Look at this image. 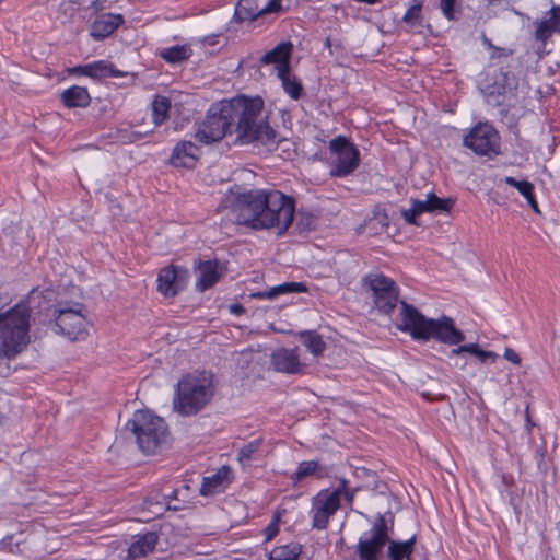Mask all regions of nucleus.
Segmentation results:
<instances>
[{"instance_id":"23","label":"nucleus","mask_w":560,"mask_h":560,"mask_svg":"<svg viewBox=\"0 0 560 560\" xmlns=\"http://www.w3.org/2000/svg\"><path fill=\"white\" fill-rule=\"evenodd\" d=\"M387 556L389 560H411L413 552L416 536L406 541L392 540L389 538Z\"/></svg>"},{"instance_id":"11","label":"nucleus","mask_w":560,"mask_h":560,"mask_svg":"<svg viewBox=\"0 0 560 560\" xmlns=\"http://www.w3.org/2000/svg\"><path fill=\"white\" fill-rule=\"evenodd\" d=\"M464 145L478 155L498 154L500 152V137L489 124H478L465 136Z\"/></svg>"},{"instance_id":"43","label":"nucleus","mask_w":560,"mask_h":560,"mask_svg":"<svg viewBox=\"0 0 560 560\" xmlns=\"http://www.w3.org/2000/svg\"><path fill=\"white\" fill-rule=\"evenodd\" d=\"M278 518L275 520L273 522H271L266 528H265V536H266V540L269 541L271 539L275 538V536L278 534L279 532V526H278Z\"/></svg>"},{"instance_id":"3","label":"nucleus","mask_w":560,"mask_h":560,"mask_svg":"<svg viewBox=\"0 0 560 560\" xmlns=\"http://www.w3.org/2000/svg\"><path fill=\"white\" fill-rule=\"evenodd\" d=\"M400 323L398 329L409 332L416 340L428 341L433 338L447 345H459L465 340L463 331L457 329L448 316L439 319L427 318L415 306L400 302Z\"/></svg>"},{"instance_id":"6","label":"nucleus","mask_w":560,"mask_h":560,"mask_svg":"<svg viewBox=\"0 0 560 560\" xmlns=\"http://www.w3.org/2000/svg\"><path fill=\"white\" fill-rule=\"evenodd\" d=\"M389 541V527L384 515H380L355 547L358 560H382L383 550Z\"/></svg>"},{"instance_id":"4","label":"nucleus","mask_w":560,"mask_h":560,"mask_svg":"<svg viewBox=\"0 0 560 560\" xmlns=\"http://www.w3.org/2000/svg\"><path fill=\"white\" fill-rule=\"evenodd\" d=\"M214 395L213 374L196 372L183 377L176 386L174 409L183 416H192L202 410Z\"/></svg>"},{"instance_id":"36","label":"nucleus","mask_w":560,"mask_h":560,"mask_svg":"<svg viewBox=\"0 0 560 560\" xmlns=\"http://www.w3.org/2000/svg\"><path fill=\"white\" fill-rule=\"evenodd\" d=\"M504 182L515 187L526 199L534 194V185L527 180H517L514 177L506 176Z\"/></svg>"},{"instance_id":"25","label":"nucleus","mask_w":560,"mask_h":560,"mask_svg":"<svg viewBox=\"0 0 560 560\" xmlns=\"http://www.w3.org/2000/svg\"><path fill=\"white\" fill-rule=\"evenodd\" d=\"M306 287L302 282H287L282 283L280 285H276L267 291L256 292L253 293L250 296L255 299H269L273 300L280 294H288V293H299V292H305Z\"/></svg>"},{"instance_id":"1","label":"nucleus","mask_w":560,"mask_h":560,"mask_svg":"<svg viewBox=\"0 0 560 560\" xmlns=\"http://www.w3.org/2000/svg\"><path fill=\"white\" fill-rule=\"evenodd\" d=\"M233 129L236 140L243 144L260 142L268 145L276 142V131L264 114L262 100L244 96L212 105L196 132V139L210 144L222 140Z\"/></svg>"},{"instance_id":"15","label":"nucleus","mask_w":560,"mask_h":560,"mask_svg":"<svg viewBox=\"0 0 560 560\" xmlns=\"http://www.w3.org/2000/svg\"><path fill=\"white\" fill-rule=\"evenodd\" d=\"M195 271L197 273L196 288L201 292L215 284L221 277L217 260H198L195 264Z\"/></svg>"},{"instance_id":"52","label":"nucleus","mask_w":560,"mask_h":560,"mask_svg":"<svg viewBox=\"0 0 560 560\" xmlns=\"http://www.w3.org/2000/svg\"><path fill=\"white\" fill-rule=\"evenodd\" d=\"M330 45H331V43H330V38H329V37H327V38H326V42H325V46H326V47H330Z\"/></svg>"},{"instance_id":"14","label":"nucleus","mask_w":560,"mask_h":560,"mask_svg":"<svg viewBox=\"0 0 560 560\" xmlns=\"http://www.w3.org/2000/svg\"><path fill=\"white\" fill-rule=\"evenodd\" d=\"M271 363L276 371L289 374L303 373L306 365L300 361L298 348L278 349L272 353Z\"/></svg>"},{"instance_id":"8","label":"nucleus","mask_w":560,"mask_h":560,"mask_svg":"<svg viewBox=\"0 0 560 560\" xmlns=\"http://www.w3.org/2000/svg\"><path fill=\"white\" fill-rule=\"evenodd\" d=\"M83 305L77 303L74 307H59L55 310L52 330L71 340L83 339L86 335V318L82 314Z\"/></svg>"},{"instance_id":"26","label":"nucleus","mask_w":560,"mask_h":560,"mask_svg":"<svg viewBox=\"0 0 560 560\" xmlns=\"http://www.w3.org/2000/svg\"><path fill=\"white\" fill-rule=\"evenodd\" d=\"M257 0H240L234 12V20L238 23L244 21H255L262 16Z\"/></svg>"},{"instance_id":"12","label":"nucleus","mask_w":560,"mask_h":560,"mask_svg":"<svg viewBox=\"0 0 560 560\" xmlns=\"http://www.w3.org/2000/svg\"><path fill=\"white\" fill-rule=\"evenodd\" d=\"M453 201L451 199H441L434 192L427 195L425 200L411 199V208L402 209L401 215L408 224L418 225L417 217L424 212L451 210Z\"/></svg>"},{"instance_id":"38","label":"nucleus","mask_w":560,"mask_h":560,"mask_svg":"<svg viewBox=\"0 0 560 560\" xmlns=\"http://www.w3.org/2000/svg\"><path fill=\"white\" fill-rule=\"evenodd\" d=\"M420 13L421 4H416L406 12V14L404 15V21L406 23L413 24L420 18Z\"/></svg>"},{"instance_id":"17","label":"nucleus","mask_w":560,"mask_h":560,"mask_svg":"<svg viewBox=\"0 0 560 560\" xmlns=\"http://www.w3.org/2000/svg\"><path fill=\"white\" fill-rule=\"evenodd\" d=\"M199 148L191 141L176 144L170 158V163L176 167H192L198 159Z\"/></svg>"},{"instance_id":"47","label":"nucleus","mask_w":560,"mask_h":560,"mask_svg":"<svg viewBox=\"0 0 560 560\" xmlns=\"http://www.w3.org/2000/svg\"><path fill=\"white\" fill-rule=\"evenodd\" d=\"M526 200L528 201V203H529L530 208H532L535 212H537V213H539V212H540V211H539V208H538V203H537V201H536V199H535V195H534V194H533L530 197H528Z\"/></svg>"},{"instance_id":"32","label":"nucleus","mask_w":560,"mask_h":560,"mask_svg":"<svg viewBox=\"0 0 560 560\" xmlns=\"http://www.w3.org/2000/svg\"><path fill=\"white\" fill-rule=\"evenodd\" d=\"M302 552V547L299 544H290L275 548L270 553L269 560H298Z\"/></svg>"},{"instance_id":"51","label":"nucleus","mask_w":560,"mask_h":560,"mask_svg":"<svg viewBox=\"0 0 560 560\" xmlns=\"http://www.w3.org/2000/svg\"><path fill=\"white\" fill-rule=\"evenodd\" d=\"M4 416L2 413H0V427L4 423Z\"/></svg>"},{"instance_id":"21","label":"nucleus","mask_w":560,"mask_h":560,"mask_svg":"<svg viewBox=\"0 0 560 560\" xmlns=\"http://www.w3.org/2000/svg\"><path fill=\"white\" fill-rule=\"evenodd\" d=\"M159 537L155 533H145L130 545L129 557L136 559L147 556L155 549Z\"/></svg>"},{"instance_id":"41","label":"nucleus","mask_w":560,"mask_h":560,"mask_svg":"<svg viewBox=\"0 0 560 560\" xmlns=\"http://www.w3.org/2000/svg\"><path fill=\"white\" fill-rule=\"evenodd\" d=\"M503 81H504L503 89L509 90L511 92L517 89V80L513 73H511V72L504 73Z\"/></svg>"},{"instance_id":"22","label":"nucleus","mask_w":560,"mask_h":560,"mask_svg":"<svg viewBox=\"0 0 560 560\" xmlns=\"http://www.w3.org/2000/svg\"><path fill=\"white\" fill-rule=\"evenodd\" d=\"M61 100L67 107H86L91 96L85 88L73 85L61 93Z\"/></svg>"},{"instance_id":"33","label":"nucleus","mask_w":560,"mask_h":560,"mask_svg":"<svg viewBox=\"0 0 560 560\" xmlns=\"http://www.w3.org/2000/svg\"><path fill=\"white\" fill-rule=\"evenodd\" d=\"M171 101L165 96H156L152 103V117L156 126L163 124L168 117Z\"/></svg>"},{"instance_id":"7","label":"nucleus","mask_w":560,"mask_h":560,"mask_svg":"<svg viewBox=\"0 0 560 560\" xmlns=\"http://www.w3.org/2000/svg\"><path fill=\"white\" fill-rule=\"evenodd\" d=\"M362 285L372 292L374 304L382 313L390 314L394 311L399 296L394 280L380 272H372L362 279Z\"/></svg>"},{"instance_id":"5","label":"nucleus","mask_w":560,"mask_h":560,"mask_svg":"<svg viewBox=\"0 0 560 560\" xmlns=\"http://www.w3.org/2000/svg\"><path fill=\"white\" fill-rule=\"evenodd\" d=\"M125 429L136 436L139 448L145 454H155L167 443L168 431L164 420L148 410H137Z\"/></svg>"},{"instance_id":"13","label":"nucleus","mask_w":560,"mask_h":560,"mask_svg":"<svg viewBox=\"0 0 560 560\" xmlns=\"http://www.w3.org/2000/svg\"><path fill=\"white\" fill-rule=\"evenodd\" d=\"M186 268L170 265L162 268L158 276V291L164 296H175L182 291L188 280Z\"/></svg>"},{"instance_id":"37","label":"nucleus","mask_w":560,"mask_h":560,"mask_svg":"<svg viewBox=\"0 0 560 560\" xmlns=\"http://www.w3.org/2000/svg\"><path fill=\"white\" fill-rule=\"evenodd\" d=\"M145 508L155 515H161L163 511V502L159 500V495L147 498L143 501Z\"/></svg>"},{"instance_id":"30","label":"nucleus","mask_w":560,"mask_h":560,"mask_svg":"<svg viewBox=\"0 0 560 560\" xmlns=\"http://www.w3.org/2000/svg\"><path fill=\"white\" fill-rule=\"evenodd\" d=\"M325 475L323 467L316 460L302 462L299 464L298 470L292 476L295 481H301L306 477L315 476L322 478Z\"/></svg>"},{"instance_id":"20","label":"nucleus","mask_w":560,"mask_h":560,"mask_svg":"<svg viewBox=\"0 0 560 560\" xmlns=\"http://www.w3.org/2000/svg\"><path fill=\"white\" fill-rule=\"evenodd\" d=\"M122 23V16L119 14H103L98 16L91 26V36L97 40L104 39L114 33Z\"/></svg>"},{"instance_id":"49","label":"nucleus","mask_w":560,"mask_h":560,"mask_svg":"<svg viewBox=\"0 0 560 560\" xmlns=\"http://www.w3.org/2000/svg\"><path fill=\"white\" fill-rule=\"evenodd\" d=\"M85 69H88L86 65H84V66H77V67L71 69V72L72 73H77V74L88 75V70H85Z\"/></svg>"},{"instance_id":"24","label":"nucleus","mask_w":560,"mask_h":560,"mask_svg":"<svg viewBox=\"0 0 560 560\" xmlns=\"http://www.w3.org/2000/svg\"><path fill=\"white\" fill-rule=\"evenodd\" d=\"M88 77L93 79H105V78H121L127 75V72H122L114 68L113 63L100 60L92 63L86 65Z\"/></svg>"},{"instance_id":"39","label":"nucleus","mask_w":560,"mask_h":560,"mask_svg":"<svg viewBox=\"0 0 560 560\" xmlns=\"http://www.w3.org/2000/svg\"><path fill=\"white\" fill-rule=\"evenodd\" d=\"M478 349H479V346L477 343L459 346L458 348L453 349L451 351V355H459L462 353H470V354L476 355Z\"/></svg>"},{"instance_id":"19","label":"nucleus","mask_w":560,"mask_h":560,"mask_svg":"<svg viewBox=\"0 0 560 560\" xmlns=\"http://www.w3.org/2000/svg\"><path fill=\"white\" fill-rule=\"evenodd\" d=\"M232 470L228 466L221 467L215 474L202 479V485L199 490L203 497L212 495L221 492L231 481Z\"/></svg>"},{"instance_id":"27","label":"nucleus","mask_w":560,"mask_h":560,"mask_svg":"<svg viewBox=\"0 0 560 560\" xmlns=\"http://www.w3.org/2000/svg\"><path fill=\"white\" fill-rule=\"evenodd\" d=\"M388 226L389 218L385 209L376 207L372 215L364 222V225H361L360 228H366L370 230L371 234L375 235L385 232Z\"/></svg>"},{"instance_id":"44","label":"nucleus","mask_w":560,"mask_h":560,"mask_svg":"<svg viewBox=\"0 0 560 560\" xmlns=\"http://www.w3.org/2000/svg\"><path fill=\"white\" fill-rule=\"evenodd\" d=\"M476 357L481 361L486 362L488 359L494 361L498 358V354L492 351H486L482 349H478Z\"/></svg>"},{"instance_id":"31","label":"nucleus","mask_w":560,"mask_h":560,"mask_svg":"<svg viewBox=\"0 0 560 560\" xmlns=\"http://www.w3.org/2000/svg\"><path fill=\"white\" fill-rule=\"evenodd\" d=\"M191 52V48L188 45H177L163 49L161 57L170 63H177L187 60Z\"/></svg>"},{"instance_id":"18","label":"nucleus","mask_w":560,"mask_h":560,"mask_svg":"<svg viewBox=\"0 0 560 560\" xmlns=\"http://www.w3.org/2000/svg\"><path fill=\"white\" fill-rule=\"evenodd\" d=\"M292 48L293 45L290 42L280 43L273 49L266 52L261 57L260 62L264 65L275 63L279 74L282 70H288L290 68Z\"/></svg>"},{"instance_id":"28","label":"nucleus","mask_w":560,"mask_h":560,"mask_svg":"<svg viewBox=\"0 0 560 560\" xmlns=\"http://www.w3.org/2000/svg\"><path fill=\"white\" fill-rule=\"evenodd\" d=\"M281 80L283 90L293 98L299 100L303 94V85L301 81L291 73V69L282 70L278 74Z\"/></svg>"},{"instance_id":"10","label":"nucleus","mask_w":560,"mask_h":560,"mask_svg":"<svg viewBox=\"0 0 560 560\" xmlns=\"http://www.w3.org/2000/svg\"><path fill=\"white\" fill-rule=\"evenodd\" d=\"M329 149L335 155L330 168L331 176H348L359 166L360 152L346 137L339 136L332 139L329 142Z\"/></svg>"},{"instance_id":"48","label":"nucleus","mask_w":560,"mask_h":560,"mask_svg":"<svg viewBox=\"0 0 560 560\" xmlns=\"http://www.w3.org/2000/svg\"><path fill=\"white\" fill-rule=\"evenodd\" d=\"M230 311L232 314H235V315H241L245 312L244 307L241 304L231 305Z\"/></svg>"},{"instance_id":"46","label":"nucleus","mask_w":560,"mask_h":560,"mask_svg":"<svg viewBox=\"0 0 560 560\" xmlns=\"http://www.w3.org/2000/svg\"><path fill=\"white\" fill-rule=\"evenodd\" d=\"M504 358L512 363L520 364L521 363V357L511 348H506L504 351Z\"/></svg>"},{"instance_id":"35","label":"nucleus","mask_w":560,"mask_h":560,"mask_svg":"<svg viewBox=\"0 0 560 560\" xmlns=\"http://www.w3.org/2000/svg\"><path fill=\"white\" fill-rule=\"evenodd\" d=\"M316 217L312 213L299 212L296 215V228L300 232H308L316 228Z\"/></svg>"},{"instance_id":"2","label":"nucleus","mask_w":560,"mask_h":560,"mask_svg":"<svg viewBox=\"0 0 560 560\" xmlns=\"http://www.w3.org/2000/svg\"><path fill=\"white\" fill-rule=\"evenodd\" d=\"M220 209L228 210L233 222L252 230L276 229L281 235L291 226L295 201L277 189H230L222 199Z\"/></svg>"},{"instance_id":"45","label":"nucleus","mask_w":560,"mask_h":560,"mask_svg":"<svg viewBox=\"0 0 560 560\" xmlns=\"http://www.w3.org/2000/svg\"><path fill=\"white\" fill-rule=\"evenodd\" d=\"M336 489H343L341 499L345 498L348 503H351L354 498V492H350L347 490V481L345 479L341 480L340 485Z\"/></svg>"},{"instance_id":"34","label":"nucleus","mask_w":560,"mask_h":560,"mask_svg":"<svg viewBox=\"0 0 560 560\" xmlns=\"http://www.w3.org/2000/svg\"><path fill=\"white\" fill-rule=\"evenodd\" d=\"M262 444L261 439H256L254 441H250L249 443L243 445L238 450L237 459L238 462L245 466L249 464L252 460L256 458V454L259 452Z\"/></svg>"},{"instance_id":"29","label":"nucleus","mask_w":560,"mask_h":560,"mask_svg":"<svg viewBox=\"0 0 560 560\" xmlns=\"http://www.w3.org/2000/svg\"><path fill=\"white\" fill-rule=\"evenodd\" d=\"M300 338L307 350L314 355H320L326 349V343L322 336L313 330L302 331Z\"/></svg>"},{"instance_id":"16","label":"nucleus","mask_w":560,"mask_h":560,"mask_svg":"<svg viewBox=\"0 0 560 560\" xmlns=\"http://www.w3.org/2000/svg\"><path fill=\"white\" fill-rule=\"evenodd\" d=\"M553 33L560 34V7L553 5L537 23L535 37L545 43Z\"/></svg>"},{"instance_id":"42","label":"nucleus","mask_w":560,"mask_h":560,"mask_svg":"<svg viewBox=\"0 0 560 560\" xmlns=\"http://www.w3.org/2000/svg\"><path fill=\"white\" fill-rule=\"evenodd\" d=\"M281 10L280 0H269L266 5L260 8V14H267L271 12H277Z\"/></svg>"},{"instance_id":"40","label":"nucleus","mask_w":560,"mask_h":560,"mask_svg":"<svg viewBox=\"0 0 560 560\" xmlns=\"http://www.w3.org/2000/svg\"><path fill=\"white\" fill-rule=\"evenodd\" d=\"M455 0H440V8L448 20H454Z\"/></svg>"},{"instance_id":"9","label":"nucleus","mask_w":560,"mask_h":560,"mask_svg":"<svg viewBox=\"0 0 560 560\" xmlns=\"http://www.w3.org/2000/svg\"><path fill=\"white\" fill-rule=\"evenodd\" d=\"M343 489H325L312 498V528L324 530L329 520L339 510Z\"/></svg>"},{"instance_id":"50","label":"nucleus","mask_w":560,"mask_h":560,"mask_svg":"<svg viewBox=\"0 0 560 560\" xmlns=\"http://www.w3.org/2000/svg\"><path fill=\"white\" fill-rule=\"evenodd\" d=\"M423 397H425L427 399H443L444 398V396L441 394L440 395H431L428 392L423 393Z\"/></svg>"}]
</instances>
